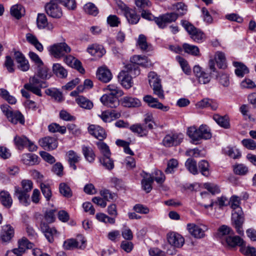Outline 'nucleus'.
Returning <instances> with one entry per match:
<instances>
[{
    "instance_id": "19",
    "label": "nucleus",
    "mask_w": 256,
    "mask_h": 256,
    "mask_svg": "<svg viewBox=\"0 0 256 256\" xmlns=\"http://www.w3.org/2000/svg\"><path fill=\"white\" fill-rule=\"evenodd\" d=\"M90 134L99 140H102L106 138V134L103 128L98 125L92 124L88 126Z\"/></svg>"
},
{
    "instance_id": "29",
    "label": "nucleus",
    "mask_w": 256,
    "mask_h": 256,
    "mask_svg": "<svg viewBox=\"0 0 256 256\" xmlns=\"http://www.w3.org/2000/svg\"><path fill=\"white\" fill-rule=\"evenodd\" d=\"M26 38L27 42L34 46L40 52L43 50V46L38 41L36 36L31 33H28L26 35Z\"/></svg>"
},
{
    "instance_id": "14",
    "label": "nucleus",
    "mask_w": 256,
    "mask_h": 256,
    "mask_svg": "<svg viewBox=\"0 0 256 256\" xmlns=\"http://www.w3.org/2000/svg\"><path fill=\"white\" fill-rule=\"evenodd\" d=\"M167 238L170 244L174 248H180L184 242V240L180 234L174 232L168 234Z\"/></svg>"
},
{
    "instance_id": "56",
    "label": "nucleus",
    "mask_w": 256,
    "mask_h": 256,
    "mask_svg": "<svg viewBox=\"0 0 256 256\" xmlns=\"http://www.w3.org/2000/svg\"><path fill=\"white\" fill-rule=\"evenodd\" d=\"M216 78L224 86H228L230 84L228 76L224 73H219L216 75Z\"/></svg>"
},
{
    "instance_id": "55",
    "label": "nucleus",
    "mask_w": 256,
    "mask_h": 256,
    "mask_svg": "<svg viewBox=\"0 0 256 256\" xmlns=\"http://www.w3.org/2000/svg\"><path fill=\"white\" fill-rule=\"evenodd\" d=\"M97 146L101 152L103 154L102 157L110 156L111 153L109 147L106 144L103 142H100L97 144Z\"/></svg>"
},
{
    "instance_id": "41",
    "label": "nucleus",
    "mask_w": 256,
    "mask_h": 256,
    "mask_svg": "<svg viewBox=\"0 0 256 256\" xmlns=\"http://www.w3.org/2000/svg\"><path fill=\"white\" fill-rule=\"evenodd\" d=\"M200 137L201 140H209L212 134L210 128L205 124H202L200 126Z\"/></svg>"
},
{
    "instance_id": "32",
    "label": "nucleus",
    "mask_w": 256,
    "mask_h": 256,
    "mask_svg": "<svg viewBox=\"0 0 256 256\" xmlns=\"http://www.w3.org/2000/svg\"><path fill=\"white\" fill-rule=\"evenodd\" d=\"M187 134L193 142L200 140V128H197L194 126L188 128L187 130Z\"/></svg>"
},
{
    "instance_id": "33",
    "label": "nucleus",
    "mask_w": 256,
    "mask_h": 256,
    "mask_svg": "<svg viewBox=\"0 0 256 256\" xmlns=\"http://www.w3.org/2000/svg\"><path fill=\"white\" fill-rule=\"evenodd\" d=\"M66 155L70 166L74 170H76V166L75 164L80 160V156L72 150H69L67 152Z\"/></svg>"
},
{
    "instance_id": "37",
    "label": "nucleus",
    "mask_w": 256,
    "mask_h": 256,
    "mask_svg": "<svg viewBox=\"0 0 256 256\" xmlns=\"http://www.w3.org/2000/svg\"><path fill=\"white\" fill-rule=\"evenodd\" d=\"M76 101L80 106L83 108L90 110L93 107L92 102L83 96H78Z\"/></svg>"
},
{
    "instance_id": "39",
    "label": "nucleus",
    "mask_w": 256,
    "mask_h": 256,
    "mask_svg": "<svg viewBox=\"0 0 256 256\" xmlns=\"http://www.w3.org/2000/svg\"><path fill=\"white\" fill-rule=\"evenodd\" d=\"M46 94L54 99L55 100L60 102L63 100L62 93L56 88H50L46 90Z\"/></svg>"
},
{
    "instance_id": "16",
    "label": "nucleus",
    "mask_w": 256,
    "mask_h": 256,
    "mask_svg": "<svg viewBox=\"0 0 256 256\" xmlns=\"http://www.w3.org/2000/svg\"><path fill=\"white\" fill-rule=\"evenodd\" d=\"M118 97L112 94H104L100 98L102 104L111 108H115L120 104Z\"/></svg>"
},
{
    "instance_id": "5",
    "label": "nucleus",
    "mask_w": 256,
    "mask_h": 256,
    "mask_svg": "<svg viewBox=\"0 0 256 256\" xmlns=\"http://www.w3.org/2000/svg\"><path fill=\"white\" fill-rule=\"evenodd\" d=\"M50 54L56 58H60L71 51L70 48L66 42H60L51 46L49 48Z\"/></svg>"
},
{
    "instance_id": "51",
    "label": "nucleus",
    "mask_w": 256,
    "mask_h": 256,
    "mask_svg": "<svg viewBox=\"0 0 256 256\" xmlns=\"http://www.w3.org/2000/svg\"><path fill=\"white\" fill-rule=\"evenodd\" d=\"M176 58L180 63L184 72L188 75L190 74L191 72V70L188 66L187 62L184 58L178 56H176Z\"/></svg>"
},
{
    "instance_id": "60",
    "label": "nucleus",
    "mask_w": 256,
    "mask_h": 256,
    "mask_svg": "<svg viewBox=\"0 0 256 256\" xmlns=\"http://www.w3.org/2000/svg\"><path fill=\"white\" fill-rule=\"evenodd\" d=\"M42 192L47 200H48L52 196V192L50 186L44 183L40 184Z\"/></svg>"
},
{
    "instance_id": "6",
    "label": "nucleus",
    "mask_w": 256,
    "mask_h": 256,
    "mask_svg": "<svg viewBox=\"0 0 256 256\" xmlns=\"http://www.w3.org/2000/svg\"><path fill=\"white\" fill-rule=\"evenodd\" d=\"M46 14L54 18H60L62 15V10L58 6V0H51L45 6Z\"/></svg>"
},
{
    "instance_id": "27",
    "label": "nucleus",
    "mask_w": 256,
    "mask_h": 256,
    "mask_svg": "<svg viewBox=\"0 0 256 256\" xmlns=\"http://www.w3.org/2000/svg\"><path fill=\"white\" fill-rule=\"evenodd\" d=\"M0 202L4 206L9 208L12 206L13 200L10 194L3 190L0 192Z\"/></svg>"
},
{
    "instance_id": "54",
    "label": "nucleus",
    "mask_w": 256,
    "mask_h": 256,
    "mask_svg": "<svg viewBox=\"0 0 256 256\" xmlns=\"http://www.w3.org/2000/svg\"><path fill=\"white\" fill-rule=\"evenodd\" d=\"M130 61L132 63L137 65L146 66L145 62H147L146 58L145 56H142L140 55H136L130 58Z\"/></svg>"
},
{
    "instance_id": "53",
    "label": "nucleus",
    "mask_w": 256,
    "mask_h": 256,
    "mask_svg": "<svg viewBox=\"0 0 256 256\" xmlns=\"http://www.w3.org/2000/svg\"><path fill=\"white\" fill-rule=\"evenodd\" d=\"M96 219L104 223L114 224L115 222L114 218H110L104 213H98L96 214Z\"/></svg>"
},
{
    "instance_id": "23",
    "label": "nucleus",
    "mask_w": 256,
    "mask_h": 256,
    "mask_svg": "<svg viewBox=\"0 0 256 256\" xmlns=\"http://www.w3.org/2000/svg\"><path fill=\"white\" fill-rule=\"evenodd\" d=\"M87 52L92 56L97 58H101L106 53V50L102 45L92 44L87 48Z\"/></svg>"
},
{
    "instance_id": "8",
    "label": "nucleus",
    "mask_w": 256,
    "mask_h": 256,
    "mask_svg": "<svg viewBox=\"0 0 256 256\" xmlns=\"http://www.w3.org/2000/svg\"><path fill=\"white\" fill-rule=\"evenodd\" d=\"M189 233L196 238H202L205 236V232L208 230V227L204 224H188L186 226Z\"/></svg>"
},
{
    "instance_id": "12",
    "label": "nucleus",
    "mask_w": 256,
    "mask_h": 256,
    "mask_svg": "<svg viewBox=\"0 0 256 256\" xmlns=\"http://www.w3.org/2000/svg\"><path fill=\"white\" fill-rule=\"evenodd\" d=\"M143 99L144 101L152 108H158L164 112H167L170 109L169 106H164L162 103L158 102L157 98H153L150 95H146Z\"/></svg>"
},
{
    "instance_id": "57",
    "label": "nucleus",
    "mask_w": 256,
    "mask_h": 256,
    "mask_svg": "<svg viewBox=\"0 0 256 256\" xmlns=\"http://www.w3.org/2000/svg\"><path fill=\"white\" fill-rule=\"evenodd\" d=\"M84 11L88 14L96 16L98 14L97 8L92 3H88L84 6Z\"/></svg>"
},
{
    "instance_id": "3",
    "label": "nucleus",
    "mask_w": 256,
    "mask_h": 256,
    "mask_svg": "<svg viewBox=\"0 0 256 256\" xmlns=\"http://www.w3.org/2000/svg\"><path fill=\"white\" fill-rule=\"evenodd\" d=\"M0 108L10 122L13 124L19 122L22 124H24L25 120L24 116L20 112L12 111V108L7 104L2 105Z\"/></svg>"
},
{
    "instance_id": "22",
    "label": "nucleus",
    "mask_w": 256,
    "mask_h": 256,
    "mask_svg": "<svg viewBox=\"0 0 256 256\" xmlns=\"http://www.w3.org/2000/svg\"><path fill=\"white\" fill-rule=\"evenodd\" d=\"M37 26L39 29L46 28L52 30L54 26L51 23H48L46 16L44 14H39L36 20Z\"/></svg>"
},
{
    "instance_id": "11",
    "label": "nucleus",
    "mask_w": 256,
    "mask_h": 256,
    "mask_svg": "<svg viewBox=\"0 0 256 256\" xmlns=\"http://www.w3.org/2000/svg\"><path fill=\"white\" fill-rule=\"evenodd\" d=\"M232 220L238 233L242 234L243 232L242 225L244 222V218L241 208H238V210L232 213Z\"/></svg>"
},
{
    "instance_id": "36",
    "label": "nucleus",
    "mask_w": 256,
    "mask_h": 256,
    "mask_svg": "<svg viewBox=\"0 0 256 256\" xmlns=\"http://www.w3.org/2000/svg\"><path fill=\"white\" fill-rule=\"evenodd\" d=\"M54 73L60 78H65L67 76L66 70L60 64H54L52 66Z\"/></svg>"
},
{
    "instance_id": "30",
    "label": "nucleus",
    "mask_w": 256,
    "mask_h": 256,
    "mask_svg": "<svg viewBox=\"0 0 256 256\" xmlns=\"http://www.w3.org/2000/svg\"><path fill=\"white\" fill-rule=\"evenodd\" d=\"M14 194L18 196L20 202L23 205L26 206L29 204V195L22 192L19 187L15 186Z\"/></svg>"
},
{
    "instance_id": "38",
    "label": "nucleus",
    "mask_w": 256,
    "mask_h": 256,
    "mask_svg": "<svg viewBox=\"0 0 256 256\" xmlns=\"http://www.w3.org/2000/svg\"><path fill=\"white\" fill-rule=\"evenodd\" d=\"M234 66L236 68L235 73L239 77H243L245 74L249 72L248 68L240 62H234Z\"/></svg>"
},
{
    "instance_id": "49",
    "label": "nucleus",
    "mask_w": 256,
    "mask_h": 256,
    "mask_svg": "<svg viewBox=\"0 0 256 256\" xmlns=\"http://www.w3.org/2000/svg\"><path fill=\"white\" fill-rule=\"evenodd\" d=\"M198 168L203 176H208L209 175V164L206 160L200 161L198 163Z\"/></svg>"
},
{
    "instance_id": "26",
    "label": "nucleus",
    "mask_w": 256,
    "mask_h": 256,
    "mask_svg": "<svg viewBox=\"0 0 256 256\" xmlns=\"http://www.w3.org/2000/svg\"><path fill=\"white\" fill-rule=\"evenodd\" d=\"M124 64V68L122 70L118 76V82L124 88L128 87V65Z\"/></svg>"
},
{
    "instance_id": "59",
    "label": "nucleus",
    "mask_w": 256,
    "mask_h": 256,
    "mask_svg": "<svg viewBox=\"0 0 256 256\" xmlns=\"http://www.w3.org/2000/svg\"><path fill=\"white\" fill-rule=\"evenodd\" d=\"M240 251L247 256H256V249L254 247H246L244 246L240 248Z\"/></svg>"
},
{
    "instance_id": "50",
    "label": "nucleus",
    "mask_w": 256,
    "mask_h": 256,
    "mask_svg": "<svg viewBox=\"0 0 256 256\" xmlns=\"http://www.w3.org/2000/svg\"><path fill=\"white\" fill-rule=\"evenodd\" d=\"M100 162L102 166L108 170H111L114 168V161L110 158V156L102 157L100 158Z\"/></svg>"
},
{
    "instance_id": "48",
    "label": "nucleus",
    "mask_w": 256,
    "mask_h": 256,
    "mask_svg": "<svg viewBox=\"0 0 256 256\" xmlns=\"http://www.w3.org/2000/svg\"><path fill=\"white\" fill-rule=\"evenodd\" d=\"M59 190L60 193L65 197L70 198L72 196V192L70 186L65 183L60 184Z\"/></svg>"
},
{
    "instance_id": "2",
    "label": "nucleus",
    "mask_w": 256,
    "mask_h": 256,
    "mask_svg": "<svg viewBox=\"0 0 256 256\" xmlns=\"http://www.w3.org/2000/svg\"><path fill=\"white\" fill-rule=\"evenodd\" d=\"M37 75L30 78L29 82L24 85L26 90L32 92L34 94L42 96L41 88L48 86L46 82L40 80Z\"/></svg>"
},
{
    "instance_id": "52",
    "label": "nucleus",
    "mask_w": 256,
    "mask_h": 256,
    "mask_svg": "<svg viewBox=\"0 0 256 256\" xmlns=\"http://www.w3.org/2000/svg\"><path fill=\"white\" fill-rule=\"evenodd\" d=\"M214 120L222 127L226 128L230 126L228 121L223 116L216 114L214 116Z\"/></svg>"
},
{
    "instance_id": "25",
    "label": "nucleus",
    "mask_w": 256,
    "mask_h": 256,
    "mask_svg": "<svg viewBox=\"0 0 256 256\" xmlns=\"http://www.w3.org/2000/svg\"><path fill=\"white\" fill-rule=\"evenodd\" d=\"M136 46L144 52H148L152 50V45L147 42L146 37L143 34L138 36L136 40Z\"/></svg>"
},
{
    "instance_id": "7",
    "label": "nucleus",
    "mask_w": 256,
    "mask_h": 256,
    "mask_svg": "<svg viewBox=\"0 0 256 256\" xmlns=\"http://www.w3.org/2000/svg\"><path fill=\"white\" fill-rule=\"evenodd\" d=\"M178 14L176 12H168L154 18V22L160 28H164L168 24L175 22Z\"/></svg>"
},
{
    "instance_id": "13",
    "label": "nucleus",
    "mask_w": 256,
    "mask_h": 256,
    "mask_svg": "<svg viewBox=\"0 0 256 256\" xmlns=\"http://www.w3.org/2000/svg\"><path fill=\"white\" fill-rule=\"evenodd\" d=\"M96 76L100 81L107 83L112 79V74L107 66H103L98 68L96 71Z\"/></svg>"
},
{
    "instance_id": "62",
    "label": "nucleus",
    "mask_w": 256,
    "mask_h": 256,
    "mask_svg": "<svg viewBox=\"0 0 256 256\" xmlns=\"http://www.w3.org/2000/svg\"><path fill=\"white\" fill-rule=\"evenodd\" d=\"M178 166V162L176 159H171L168 162L167 168L165 170L166 174H171Z\"/></svg>"
},
{
    "instance_id": "46",
    "label": "nucleus",
    "mask_w": 256,
    "mask_h": 256,
    "mask_svg": "<svg viewBox=\"0 0 256 256\" xmlns=\"http://www.w3.org/2000/svg\"><path fill=\"white\" fill-rule=\"evenodd\" d=\"M186 166L188 171L193 174H196L198 173L196 166V162L192 158H188L185 164Z\"/></svg>"
},
{
    "instance_id": "40",
    "label": "nucleus",
    "mask_w": 256,
    "mask_h": 256,
    "mask_svg": "<svg viewBox=\"0 0 256 256\" xmlns=\"http://www.w3.org/2000/svg\"><path fill=\"white\" fill-rule=\"evenodd\" d=\"M154 180V178L149 175L148 177H144L142 181V188L146 192L148 193L152 189V184Z\"/></svg>"
},
{
    "instance_id": "15",
    "label": "nucleus",
    "mask_w": 256,
    "mask_h": 256,
    "mask_svg": "<svg viewBox=\"0 0 256 256\" xmlns=\"http://www.w3.org/2000/svg\"><path fill=\"white\" fill-rule=\"evenodd\" d=\"M39 144L44 149L50 150L56 148L58 142L54 137L46 136L39 140Z\"/></svg>"
},
{
    "instance_id": "10",
    "label": "nucleus",
    "mask_w": 256,
    "mask_h": 256,
    "mask_svg": "<svg viewBox=\"0 0 256 256\" xmlns=\"http://www.w3.org/2000/svg\"><path fill=\"white\" fill-rule=\"evenodd\" d=\"M183 135L181 134L166 135L162 144L166 147H171L179 145L182 141Z\"/></svg>"
},
{
    "instance_id": "17",
    "label": "nucleus",
    "mask_w": 256,
    "mask_h": 256,
    "mask_svg": "<svg viewBox=\"0 0 256 256\" xmlns=\"http://www.w3.org/2000/svg\"><path fill=\"white\" fill-rule=\"evenodd\" d=\"M85 243L86 240L80 236V241L74 239L66 240L64 244V247L66 250H72L74 248H85Z\"/></svg>"
},
{
    "instance_id": "20",
    "label": "nucleus",
    "mask_w": 256,
    "mask_h": 256,
    "mask_svg": "<svg viewBox=\"0 0 256 256\" xmlns=\"http://www.w3.org/2000/svg\"><path fill=\"white\" fill-rule=\"evenodd\" d=\"M14 235V230L12 226H4L0 233V239L2 242H7L10 240Z\"/></svg>"
},
{
    "instance_id": "34",
    "label": "nucleus",
    "mask_w": 256,
    "mask_h": 256,
    "mask_svg": "<svg viewBox=\"0 0 256 256\" xmlns=\"http://www.w3.org/2000/svg\"><path fill=\"white\" fill-rule=\"evenodd\" d=\"M214 60L220 68L224 69L226 68V58L224 53L217 52L214 55Z\"/></svg>"
},
{
    "instance_id": "28",
    "label": "nucleus",
    "mask_w": 256,
    "mask_h": 256,
    "mask_svg": "<svg viewBox=\"0 0 256 256\" xmlns=\"http://www.w3.org/2000/svg\"><path fill=\"white\" fill-rule=\"evenodd\" d=\"M38 156L32 154H24L22 156L21 160L26 165L32 166L38 163Z\"/></svg>"
},
{
    "instance_id": "47",
    "label": "nucleus",
    "mask_w": 256,
    "mask_h": 256,
    "mask_svg": "<svg viewBox=\"0 0 256 256\" xmlns=\"http://www.w3.org/2000/svg\"><path fill=\"white\" fill-rule=\"evenodd\" d=\"M22 12H24V8L20 4L14 5L10 8L11 14L17 19L22 17Z\"/></svg>"
},
{
    "instance_id": "43",
    "label": "nucleus",
    "mask_w": 256,
    "mask_h": 256,
    "mask_svg": "<svg viewBox=\"0 0 256 256\" xmlns=\"http://www.w3.org/2000/svg\"><path fill=\"white\" fill-rule=\"evenodd\" d=\"M186 52L193 56H200V50L198 46L185 43L182 46Z\"/></svg>"
},
{
    "instance_id": "45",
    "label": "nucleus",
    "mask_w": 256,
    "mask_h": 256,
    "mask_svg": "<svg viewBox=\"0 0 256 256\" xmlns=\"http://www.w3.org/2000/svg\"><path fill=\"white\" fill-rule=\"evenodd\" d=\"M147 128L142 126L140 124H134L130 126V130L139 135L140 136H146L147 134L148 131L146 130Z\"/></svg>"
},
{
    "instance_id": "31",
    "label": "nucleus",
    "mask_w": 256,
    "mask_h": 256,
    "mask_svg": "<svg viewBox=\"0 0 256 256\" xmlns=\"http://www.w3.org/2000/svg\"><path fill=\"white\" fill-rule=\"evenodd\" d=\"M226 241L228 245L232 247L239 246L241 248L244 246V242L242 239L238 236H232V234L226 237Z\"/></svg>"
},
{
    "instance_id": "9",
    "label": "nucleus",
    "mask_w": 256,
    "mask_h": 256,
    "mask_svg": "<svg viewBox=\"0 0 256 256\" xmlns=\"http://www.w3.org/2000/svg\"><path fill=\"white\" fill-rule=\"evenodd\" d=\"M14 142L18 149H22L24 147H28L30 151H35L37 146L24 136H16L14 138Z\"/></svg>"
},
{
    "instance_id": "42",
    "label": "nucleus",
    "mask_w": 256,
    "mask_h": 256,
    "mask_svg": "<svg viewBox=\"0 0 256 256\" xmlns=\"http://www.w3.org/2000/svg\"><path fill=\"white\" fill-rule=\"evenodd\" d=\"M82 151L86 159L90 162H92L95 159V154L92 148L88 146H83Z\"/></svg>"
},
{
    "instance_id": "1",
    "label": "nucleus",
    "mask_w": 256,
    "mask_h": 256,
    "mask_svg": "<svg viewBox=\"0 0 256 256\" xmlns=\"http://www.w3.org/2000/svg\"><path fill=\"white\" fill-rule=\"evenodd\" d=\"M148 82L153 90V94L160 99H164V90L161 83V80L154 72H150L148 75Z\"/></svg>"
},
{
    "instance_id": "63",
    "label": "nucleus",
    "mask_w": 256,
    "mask_h": 256,
    "mask_svg": "<svg viewBox=\"0 0 256 256\" xmlns=\"http://www.w3.org/2000/svg\"><path fill=\"white\" fill-rule=\"evenodd\" d=\"M21 185L22 188V192L27 193L30 192L33 187L32 182L29 180H24L21 182Z\"/></svg>"
},
{
    "instance_id": "64",
    "label": "nucleus",
    "mask_w": 256,
    "mask_h": 256,
    "mask_svg": "<svg viewBox=\"0 0 256 256\" xmlns=\"http://www.w3.org/2000/svg\"><path fill=\"white\" fill-rule=\"evenodd\" d=\"M242 143L248 149L254 150L256 148V142L252 139H244Z\"/></svg>"
},
{
    "instance_id": "18",
    "label": "nucleus",
    "mask_w": 256,
    "mask_h": 256,
    "mask_svg": "<svg viewBox=\"0 0 256 256\" xmlns=\"http://www.w3.org/2000/svg\"><path fill=\"white\" fill-rule=\"evenodd\" d=\"M40 228L48 240L52 243L54 240V237L57 236V230L54 228H50L46 224L42 222Z\"/></svg>"
},
{
    "instance_id": "21",
    "label": "nucleus",
    "mask_w": 256,
    "mask_h": 256,
    "mask_svg": "<svg viewBox=\"0 0 256 256\" xmlns=\"http://www.w3.org/2000/svg\"><path fill=\"white\" fill-rule=\"evenodd\" d=\"M18 248H14L12 252L14 254H18V252H24L26 249L31 248L32 247V244L26 238H22L18 241ZM9 253L8 252L6 256Z\"/></svg>"
},
{
    "instance_id": "44",
    "label": "nucleus",
    "mask_w": 256,
    "mask_h": 256,
    "mask_svg": "<svg viewBox=\"0 0 256 256\" xmlns=\"http://www.w3.org/2000/svg\"><path fill=\"white\" fill-rule=\"evenodd\" d=\"M38 68V69L36 75L42 80L48 79L51 77V72L46 67L42 66Z\"/></svg>"
},
{
    "instance_id": "61",
    "label": "nucleus",
    "mask_w": 256,
    "mask_h": 256,
    "mask_svg": "<svg viewBox=\"0 0 256 256\" xmlns=\"http://www.w3.org/2000/svg\"><path fill=\"white\" fill-rule=\"evenodd\" d=\"M108 24L112 27H117L120 23V18L116 15H110L107 18Z\"/></svg>"
},
{
    "instance_id": "4",
    "label": "nucleus",
    "mask_w": 256,
    "mask_h": 256,
    "mask_svg": "<svg viewBox=\"0 0 256 256\" xmlns=\"http://www.w3.org/2000/svg\"><path fill=\"white\" fill-rule=\"evenodd\" d=\"M181 24L190 38L196 42H202L204 38V34L200 29L196 28L192 24L186 20H182Z\"/></svg>"
},
{
    "instance_id": "24",
    "label": "nucleus",
    "mask_w": 256,
    "mask_h": 256,
    "mask_svg": "<svg viewBox=\"0 0 256 256\" xmlns=\"http://www.w3.org/2000/svg\"><path fill=\"white\" fill-rule=\"evenodd\" d=\"M196 106L198 108H210L212 110H214L217 109L218 104L216 101L212 99L206 98L198 102Z\"/></svg>"
},
{
    "instance_id": "58",
    "label": "nucleus",
    "mask_w": 256,
    "mask_h": 256,
    "mask_svg": "<svg viewBox=\"0 0 256 256\" xmlns=\"http://www.w3.org/2000/svg\"><path fill=\"white\" fill-rule=\"evenodd\" d=\"M228 203L230 205L232 208L233 209L234 212L238 210V208H241L240 206V199L238 196H232Z\"/></svg>"
},
{
    "instance_id": "35",
    "label": "nucleus",
    "mask_w": 256,
    "mask_h": 256,
    "mask_svg": "<svg viewBox=\"0 0 256 256\" xmlns=\"http://www.w3.org/2000/svg\"><path fill=\"white\" fill-rule=\"evenodd\" d=\"M104 92H110V93L108 94H112L116 96H122L124 94L123 91L115 84H110L106 86L104 88Z\"/></svg>"
}]
</instances>
